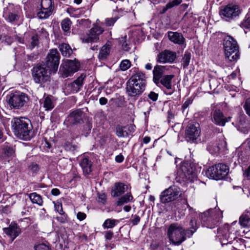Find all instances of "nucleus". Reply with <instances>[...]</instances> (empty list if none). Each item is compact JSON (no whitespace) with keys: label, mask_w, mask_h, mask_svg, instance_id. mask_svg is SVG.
Here are the masks:
<instances>
[{"label":"nucleus","mask_w":250,"mask_h":250,"mask_svg":"<svg viewBox=\"0 0 250 250\" xmlns=\"http://www.w3.org/2000/svg\"><path fill=\"white\" fill-rule=\"evenodd\" d=\"M190 229L185 231L183 227L177 223L171 224L168 227L167 234L169 240L174 244L179 245L184 242L186 236L190 237L196 231L197 227L194 218L190 221Z\"/></svg>","instance_id":"obj_1"},{"label":"nucleus","mask_w":250,"mask_h":250,"mask_svg":"<svg viewBox=\"0 0 250 250\" xmlns=\"http://www.w3.org/2000/svg\"><path fill=\"white\" fill-rule=\"evenodd\" d=\"M14 134L21 139L29 140L34 136L30 121L26 118H15L11 121Z\"/></svg>","instance_id":"obj_2"},{"label":"nucleus","mask_w":250,"mask_h":250,"mask_svg":"<svg viewBox=\"0 0 250 250\" xmlns=\"http://www.w3.org/2000/svg\"><path fill=\"white\" fill-rule=\"evenodd\" d=\"M126 85V92L129 96L140 95L145 91L146 86L145 74L140 71H136L127 81Z\"/></svg>","instance_id":"obj_3"},{"label":"nucleus","mask_w":250,"mask_h":250,"mask_svg":"<svg viewBox=\"0 0 250 250\" xmlns=\"http://www.w3.org/2000/svg\"><path fill=\"white\" fill-rule=\"evenodd\" d=\"M225 55L230 62L236 61L239 58V52L237 42L230 36L224 39Z\"/></svg>","instance_id":"obj_4"},{"label":"nucleus","mask_w":250,"mask_h":250,"mask_svg":"<svg viewBox=\"0 0 250 250\" xmlns=\"http://www.w3.org/2000/svg\"><path fill=\"white\" fill-rule=\"evenodd\" d=\"M51 70L44 63H39L32 69V76L34 82L42 84L49 81Z\"/></svg>","instance_id":"obj_5"},{"label":"nucleus","mask_w":250,"mask_h":250,"mask_svg":"<svg viewBox=\"0 0 250 250\" xmlns=\"http://www.w3.org/2000/svg\"><path fill=\"white\" fill-rule=\"evenodd\" d=\"M200 218L204 223V226L212 229L223 218L222 212L219 209L218 210L210 209L202 213Z\"/></svg>","instance_id":"obj_6"},{"label":"nucleus","mask_w":250,"mask_h":250,"mask_svg":"<svg viewBox=\"0 0 250 250\" xmlns=\"http://www.w3.org/2000/svg\"><path fill=\"white\" fill-rule=\"evenodd\" d=\"M229 168L223 164H218L209 167L206 171L207 176L211 179L219 180L224 179L229 173Z\"/></svg>","instance_id":"obj_7"},{"label":"nucleus","mask_w":250,"mask_h":250,"mask_svg":"<svg viewBox=\"0 0 250 250\" xmlns=\"http://www.w3.org/2000/svg\"><path fill=\"white\" fill-rule=\"evenodd\" d=\"M241 13L240 7L236 4H229L222 7L220 11L221 17L226 21H231L238 18Z\"/></svg>","instance_id":"obj_8"},{"label":"nucleus","mask_w":250,"mask_h":250,"mask_svg":"<svg viewBox=\"0 0 250 250\" xmlns=\"http://www.w3.org/2000/svg\"><path fill=\"white\" fill-rule=\"evenodd\" d=\"M80 65L79 62L76 60H63L60 66V74L63 78H67L77 72L79 69Z\"/></svg>","instance_id":"obj_9"},{"label":"nucleus","mask_w":250,"mask_h":250,"mask_svg":"<svg viewBox=\"0 0 250 250\" xmlns=\"http://www.w3.org/2000/svg\"><path fill=\"white\" fill-rule=\"evenodd\" d=\"M179 187L173 185L162 191L160 196V201L166 204L176 200L181 195Z\"/></svg>","instance_id":"obj_10"},{"label":"nucleus","mask_w":250,"mask_h":250,"mask_svg":"<svg viewBox=\"0 0 250 250\" xmlns=\"http://www.w3.org/2000/svg\"><path fill=\"white\" fill-rule=\"evenodd\" d=\"M60 55L57 49L49 50L46 58L45 65L53 73H56L60 63Z\"/></svg>","instance_id":"obj_11"},{"label":"nucleus","mask_w":250,"mask_h":250,"mask_svg":"<svg viewBox=\"0 0 250 250\" xmlns=\"http://www.w3.org/2000/svg\"><path fill=\"white\" fill-rule=\"evenodd\" d=\"M27 100L28 97L26 95L20 92L10 95L8 100L10 106L14 108L21 107Z\"/></svg>","instance_id":"obj_12"},{"label":"nucleus","mask_w":250,"mask_h":250,"mask_svg":"<svg viewBox=\"0 0 250 250\" xmlns=\"http://www.w3.org/2000/svg\"><path fill=\"white\" fill-rule=\"evenodd\" d=\"M103 32L104 29L102 27L95 25L90 29L89 34L81 37V39L84 43L96 42L99 40V35Z\"/></svg>","instance_id":"obj_13"},{"label":"nucleus","mask_w":250,"mask_h":250,"mask_svg":"<svg viewBox=\"0 0 250 250\" xmlns=\"http://www.w3.org/2000/svg\"><path fill=\"white\" fill-rule=\"evenodd\" d=\"M41 9L38 13V16L40 19H46L52 13L53 5L52 0H42L41 2Z\"/></svg>","instance_id":"obj_14"},{"label":"nucleus","mask_w":250,"mask_h":250,"mask_svg":"<svg viewBox=\"0 0 250 250\" xmlns=\"http://www.w3.org/2000/svg\"><path fill=\"white\" fill-rule=\"evenodd\" d=\"M200 125L197 123H190L186 129V135L188 138L190 140H195L200 134Z\"/></svg>","instance_id":"obj_15"},{"label":"nucleus","mask_w":250,"mask_h":250,"mask_svg":"<svg viewBox=\"0 0 250 250\" xmlns=\"http://www.w3.org/2000/svg\"><path fill=\"white\" fill-rule=\"evenodd\" d=\"M3 231L10 239L12 242L21 232V229L15 222H12L6 228L2 229Z\"/></svg>","instance_id":"obj_16"},{"label":"nucleus","mask_w":250,"mask_h":250,"mask_svg":"<svg viewBox=\"0 0 250 250\" xmlns=\"http://www.w3.org/2000/svg\"><path fill=\"white\" fill-rule=\"evenodd\" d=\"M82 115V111L80 110L73 111L65 119L64 123L67 125L80 124L83 122Z\"/></svg>","instance_id":"obj_17"},{"label":"nucleus","mask_w":250,"mask_h":250,"mask_svg":"<svg viewBox=\"0 0 250 250\" xmlns=\"http://www.w3.org/2000/svg\"><path fill=\"white\" fill-rule=\"evenodd\" d=\"M3 16L5 20L10 22L17 21L19 19L18 12L13 4H9L4 9Z\"/></svg>","instance_id":"obj_18"},{"label":"nucleus","mask_w":250,"mask_h":250,"mask_svg":"<svg viewBox=\"0 0 250 250\" xmlns=\"http://www.w3.org/2000/svg\"><path fill=\"white\" fill-rule=\"evenodd\" d=\"M212 121L215 125L219 126H224L226 122H228L231 119L230 117L228 118L224 116L223 113L220 110H215L212 114Z\"/></svg>","instance_id":"obj_19"},{"label":"nucleus","mask_w":250,"mask_h":250,"mask_svg":"<svg viewBox=\"0 0 250 250\" xmlns=\"http://www.w3.org/2000/svg\"><path fill=\"white\" fill-rule=\"evenodd\" d=\"M174 77L173 75H164L160 80L159 83H161L166 89L164 92L167 95H171L174 91V89L172 88L171 83L172 80Z\"/></svg>","instance_id":"obj_20"},{"label":"nucleus","mask_w":250,"mask_h":250,"mask_svg":"<svg viewBox=\"0 0 250 250\" xmlns=\"http://www.w3.org/2000/svg\"><path fill=\"white\" fill-rule=\"evenodd\" d=\"M176 58V54L168 50H165L158 55L157 61L160 63L172 62Z\"/></svg>","instance_id":"obj_21"},{"label":"nucleus","mask_w":250,"mask_h":250,"mask_svg":"<svg viewBox=\"0 0 250 250\" xmlns=\"http://www.w3.org/2000/svg\"><path fill=\"white\" fill-rule=\"evenodd\" d=\"M225 142L223 140L218 142H211L208 144L207 146V150L211 154H216L220 150L225 147Z\"/></svg>","instance_id":"obj_22"},{"label":"nucleus","mask_w":250,"mask_h":250,"mask_svg":"<svg viewBox=\"0 0 250 250\" xmlns=\"http://www.w3.org/2000/svg\"><path fill=\"white\" fill-rule=\"evenodd\" d=\"M127 189V186L122 183L115 184L111 191L113 197H118L123 194Z\"/></svg>","instance_id":"obj_23"},{"label":"nucleus","mask_w":250,"mask_h":250,"mask_svg":"<svg viewBox=\"0 0 250 250\" xmlns=\"http://www.w3.org/2000/svg\"><path fill=\"white\" fill-rule=\"evenodd\" d=\"M165 70L166 66H164L156 65L154 67L153 70V81L156 84L159 83L160 80L163 77Z\"/></svg>","instance_id":"obj_24"},{"label":"nucleus","mask_w":250,"mask_h":250,"mask_svg":"<svg viewBox=\"0 0 250 250\" xmlns=\"http://www.w3.org/2000/svg\"><path fill=\"white\" fill-rule=\"evenodd\" d=\"M80 166L81 167L83 174L85 175H88L92 171V162L87 157H83L80 161Z\"/></svg>","instance_id":"obj_25"},{"label":"nucleus","mask_w":250,"mask_h":250,"mask_svg":"<svg viewBox=\"0 0 250 250\" xmlns=\"http://www.w3.org/2000/svg\"><path fill=\"white\" fill-rule=\"evenodd\" d=\"M168 37L171 42L179 45L183 44L185 42V38L181 33L169 31Z\"/></svg>","instance_id":"obj_26"},{"label":"nucleus","mask_w":250,"mask_h":250,"mask_svg":"<svg viewBox=\"0 0 250 250\" xmlns=\"http://www.w3.org/2000/svg\"><path fill=\"white\" fill-rule=\"evenodd\" d=\"M24 36L26 40H27L28 38V41L25 42V44L29 48L32 50L36 46L38 45L39 41L37 34L31 36L28 34H26Z\"/></svg>","instance_id":"obj_27"},{"label":"nucleus","mask_w":250,"mask_h":250,"mask_svg":"<svg viewBox=\"0 0 250 250\" xmlns=\"http://www.w3.org/2000/svg\"><path fill=\"white\" fill-rule=\"evenodd\" d=\"M86 77L85 74H82L77 80L70 84L71 90L73 93L77 92L83 86V81Z\"/></svg>","instance_id":"obj_28"},{"label":"nucleus","mask_w":250,"mask_h":250,"mask_svg":"<svg viewBox=\"0 0 250 250\" xmlns=\"http://www.w3.org/2000/svg\"><path fill=\"white\" fill-rule=\"evenodd\" d=\"M229 224H225L223 227L217 229V236L220 240H228L229 237Z\"/></svg>","instance_id":"obj_29"},{"label":"nucleus","mask_w":250,"mask_h":250,"mask_svg":"<svg viewBox=\"0 0 250 250\" xmlns=\"http://www.w3.org/2000/svg\"><path fill=\"white\" fill-rule=\"evenodd\" d=\"M182 2V0H169V2L164 6L160 9L159 13L163 14L165 13L168 9L173 7L178 6Z\"/></svg>","instance_id":"obj_30"},{"label":"nucleus","mask_w":250,"mask_h":250,"mask_svg":"<svg viewBox=\"0 0 250 250\" xmlns=\"http://www.w3.org/2000/svg\"><path fill=\"white\" fill-rule=\"evenodd\" d=\"M40 166L35 163H31L28 167V174L32 176H35L39 174L40 171Z\"/></svg>","instance_id":"obj_31"},{"label":"nucleus","mask_w":250,"mask_h":250,"mask_svg":"<svg viewBox=\"0 0 250 250\" xmlns=\"http://www.w3.org/2000/svg\"><path fill=\"white\" fill-rule=\"evenodd\" d=\"M239 223L243 227L250 226V212H245L239 218Z\"/></svg>","instance_id":"obj_32"},{"label":"nucleus","mask_w":250,"mask_h":250,"mask_svg":"<svg viewBox=\"0 0 250 250\" xmlns=\"http://www.w3.org/2000/svg\"><path fill=\"white\" fill-rule=\"evenodd\" d=\"M110 50V45L109 44H106L101 49L98 56L100 60H104L106 59L108 56Z\"/></svg>","instance_id":"obj_33"},{"label":"nucleus","mask_w":250,"mask_h":250,"mask_svg":"<svg viewBox=\"0 0 250 250\" xmlns=\"http://www.w3.org/2000/svg\"><path fill=\"white\" fill-rule=\"evenodd\" d=\"M133 199V197L132 196L131 193L130 192H128L119 198L117 202V205L121 206L125 204L131 202Z\"/></svg>","instance_id":"obj_34"},{"label":"nucleus","mask_w":250,"mask_h":250,"mask_svg":"<svg viewBox=\"0 0 250 250\" xmlns=\"http://www.w3.org/2000/svg\"><path fill=\"white\" fill-rule=\"evenodd\" d=\"M120 221L119 220L108 218L104 221L102 226L104 229H112Z\"/></svg>","instance_id":"obj_35"},{"label":"nucleus","mask_w":250,"mask_h":250,"mask_svg":"<svg viewBox=\"0 0 250 250\" xmlns=\"http://www.w3.org/2000/svg\"><path fill=\"white\" fill-rule=\"evenodd\" d=\"M59 49L62 55L65 57H69L72 53V50L70 45L66 43H62L59 45Z\"/></svg>","instance_id":"obj_36"},{"label":"nucleus","mask_w":250,"mask_h":250,"mask_svg":"<svg viewBox=\"0 0 250 250\" xmlns=\"http://www.w3.org/2000/svg\"><path fill=\"white\" fill-rule=\"evenodd\" d=\"M29 198L33 204H36L39 206H42L43 201L42 196L36 192H33L29 194Z\"/></svg>","instance_id":"obj_37"},{"label":"nucleus","mask_w":250,"mask_h":250,"mask_svg":"<svg viewBox=\"0 0 250 250\" xmlns=\"http://www.w3.org/2000/svg\"><path fill=\"white\" fill-rule=\"evenodd\" d=\"M3 151L5 157L12 158L15 156V150L10 146L8 145L4 146Z\"/></svg>","instance_id":"obj_38"},{"label":"nucleus","mask_w":250,"mask_h":250,"mask_svg":"<svg viewBox=\"0 0 250 250\" xmlns=\"http://www.w3.org/2000/svg\"><path fill=\"white\" fill-rule=\"evenodd\" d=\"M43 106L46 110H50L54 107V104L50 97L47 96L44 99Z\"/></svg>","instance_id":"obj_39"},{"label":"nucleus","mask_w":250,"mask_h":250,"mask_svg":"<svg viewBox=\"0 0 250 250\" xmlns=\"http://www.w3.org/2000/svg\"><path fill=\"white\" fill-rule=\"evenodd\" d=\"M181 169L186 177L192 174L193 170L189 167L188 164L187 163H183L181 166Z\"/></svg>","instance_id":"obj_40"},{"label":"nucleus","mask_w":250,"mask_h":250,"mask_svg":"<svg viewBox=\"0 0 250 250\" xmlns=\"http://www.w3.org/2000/svg\"><path fill=\"white\" fill-rule=\"evenodd\" d=\"M72 22L70 20L67 18L63 19L62 22V28L64 32H67L69 31L71 28Z\"/></svg>","instance_id":"obj_41"},{"label":"nucleus","mask_w":250,"mask_h":250,"mask_svg":"<svg viewBox=\"0 0 250 250\" xmlns=\"http://www.w3.org/2000/svg\"><path fill=\"white\" fill-rule=\"evenodd\" d=\"M125 127L121 126L117 128L116 135L119 137H125L128 136V133L126 130H125Z\"/></svg>","instance_id":"obj_42"},{"label":"nucleus","mask_w":250,"mask_h":250,"mask_svg":"<svg viewBox=\"0 0 250 250\" xmlns=\"http://www.w3.org/2000/svg\"><path fill=\"white\" fill-rule=\"evenodd\" d=\"M240 26L242 28H250V15H247L243 21L241 23Z\"/></svg>","instance_id":"obj_43"},{"label":"nucleus","mask_w":250,"mask_h":250,"mask_svg":"<svg viewBox=\"0 0 250 250\" xmlns=\"http://www.w3.org/2000/svg\"><path fill=\"white\" fill-rule=\"evenodd\" d=\"M60 216L56 217V220L61 223L64 224L68 221V217L65 213L60 214Z\"/></svg>","instance_id":"obj_44"},{"label":"nucleus","mask_w":250,"mask_h":250,"mask_svg":"<svg viewBox=\"0 0 250 250\" xmlns=\"http://www.w3.org/2000/svg\"><path fill=\"white\" fill-rule=\"evenodd\" d=\"M54 205L55 210L57 211L60 214L65 213L63 210L62 205V203L59 202H53Z\"/></svg>","instance_id":"obj_45"},{"label":"nucleus","mask_w":250,"mask_h":250,"mask_svg":"<svg viewBox=\"0 0 250 250\" xmlns=\"http://www.w3.org/2000/svg\"><path fill=\"white\" fill-rule=\"evenodd\" d=\"M191 55L189 53L186 52L183 58V64L184 67L189 65Z\"/></svg>","instance_id":"obj_46"},{"label":"nucleus","mask_w":250,"mask_h":250,"mask_svg":"<svg viewBox=\"0 0 250 250\" xmlns=\"http://www.w3.org/2000/svg\"><path fill=\"white\" fill-rule=\"evenodd\" d=\"M131 65L130 62L128 60H125L122 61L120 64L121 69L123 71L126 70Z\"/></svg>","instance_id":"obj_47"},{"label":"nucleus","mask_w":250,"mask_h":250,"mask_svg":"<svg viewBox=\"0 0 250 250\" xmlns=\"http://www.w3.org/2000/svg\"><path fill=\"white\" fill-rule=\"evenodd\" d=\"M243 108L246 113L250 116V98L247 99L244 103Z\"/></svg>","instance_id":"obj_48"},{"label":"nucleus","mask_w":250,"mask_h":250,"mask_svg":"<svg viewBox=\"0 0 250 250\" xmlns=\"http://www.w3.org/2000/svg\"><path fill=\"white\" fill-rule=\"evenodd\" d=\"M118 19L117 17L106 18L105 20V24L107 26H113Z\"/></svg>","instance_id":"obj_49"},{"label":"nucleus","mask_w":250,"mask_h":250,"mask_svg":"<svg viewBox=\"0 0 250 250\" xmlns=\"http://www.w3.org/2000/svg\"><path fill=\"white\" fill-rule=\"evenodd\" d=\"M126 36L121 38L119 40V42L120 44L122 45L123 49L125 51H127L129 50V47H128L127 44L126 43Z\"/></svg>","instance_id":"obj_50"},{"label":"nucleus","mask_w":250,"mask_h":250,"mask_svg":"<svg viewBox=\"0 0 250 250\" xmlns=\"http://www.w3.org/2000/svg\"><path fill=\"white\" fill-rule=\"evenodd\" d=\"M104 236L106 241L111 240L113 237V232L111 230L105 231L104 232Z\"/></svg>","instance_id":"obj_51"},{"label":"nucleus","mask_w":250,"mask_h":250,"mask_svg":"<svg viewBox=\"0 0 250 250\" xmlns=\"http://www.w3.org/2000/svg\"><path fill=\"white\" fill-rule=\"evenodd\" d=\"M239 129L243 133L247 134L250 130V125H247L244 126L243 125L241 124L239 127Z\"/></svg>","instance_id":"obj_52"},{"label":"nucleus","mask_w":250,"mask_h":250,"mask_svg":"<svg viewBox=\"0 0 250 250\" xmlns=\"http://www.w3.org/2000/svg\"><path fill=\"white\" fill-rule=\"evenodd\" d=\"M65 149L66 150L74 151L76 150L77 146L72 145L69 143H67L65 145Z\"/></svg>","instance_id":"obj_53"},{"label":"nucleus","mask_w":250,"mask_h":250,"mask_svg":"<svg viewBox=\"0 0 250 250\" xmlns=\"http://www.w3.org/2000/svg\"><path fill=\"white\" fill-rule=\"evenodd\" d=\"M35 250H50V249L47 245L41 244L35 247Z\"/></svg>","instance_id":"obj_54"},{"label":"nucleus","mask_w":250,"mask_h":250,"mask_svg":"<svg viewBox=\"0 0 250 250\" xmlns=\"http://www.w3.org/2000/svg\"><path fill=\"white\" fill-rule=\"evenodd\" d=\"M148 97L153 101H156L158 99V94L153 91H151L148 95Z\"/></svg>","instance_id":"obj_55"},{"label":"nucleus","mask_w":250,"mask_h":250,"mask_svg":"<svg viewBox=\"0 0 250 250\" xmlns=\"http://www.w3.org/2000/svg\"><path fill=\"white\" fill-rule=\"evenodd\" d=\"M106 196L104 193L99 194L98 202L104 204L106 202Z\"/></svg>","instance_id":"obj_56"},{"label":"nucleus","mask_w":250,"mask_h":250,"mask_svg":"<svg viewBox=\"0 0 250 250\" xmlns=\"http://www.w3.org/2000/svg\"><path fill=\"white\" fill-rule=\"evenodd\" d=\"M192 103V100L190 98L188 99L184 103V104L182 105V109L183 110L186 109L187 108L188 106L191 104Z\"/></svg>","instance_id":"obj_57"},{"label":"nucleus","mask_w":250,"mask_h":250,"mask_svg":"<svg viewBox=\"0 0 250 250\" xmlns=\"http://www.w3.org/2000/svg\"><path fill=\"white\" fill-rule=\"evenodd\" d=\"M86 215L85 213L82 212H79L77 214V218L80 221H83L85 219Z\"/></svg>","instance_id":"obj_58"},{"label":"nucleus","mask_w":250,"mask_h":250,"mask_svg":"<svg viewBox=\"0 0 250 250\" xmlns=\"http://www.w3.org/2000/svg\"><path fill=\"white\" fill-rule=\"evenodd\" d=\"M140 221V217L139 216L135 215L134 218L131 220L132 225H136Z\"/></svg>","instance_id":"obj_59"},{"label":"nucleus","mask_w":250,"mask_h":250,"mask_svg":"<svg viewBox=\"0 0 250 250\" xmlns=\"http://www.w3.org/2000/svg\"><path fill=\"white\" fill-rule=\"evenodd\" d=\"M124 160V157L122 154H119L116 156L115 161L117 163H122Z\"/></svg>","instance_id":"obj_60"},{"label":"nucleus","mask_w":250,"mask_h":250,"mask_svg":"<svg viewBox=\"0 0 250 250\" xmlns=\"http://www.w3.org/2000/svg\"><path fill=\"white\" fill-rule=\"evenodd\" d=\"M4 38L5 42L8 44H10L13 42V38L9 36H5Z\"/></svg>","instance_id":"obj_61"},{"label":"nucleus","mask_w":250,"mask_h":250,"mask_svg":"<svg viewBox=\"0 0 250 250\" xmlns=\"http://www.w3.org/2000/svg\"><path fill=\"white\" fill-rule=\"evenodd\" d=\"M51 194L54 196H58L60 194V191L59 189L55 188L51 190Z\"/></svg>","instance_id":"obj_62"},{"label":"nucleus","mask_w":250,"mask_h":250,"mask_svg":"<svg viewBox=\"0 0 250 250\" xmlns=\"http://www.w3.org/2000/svg\"><path fill=\"white\" fill-rule=\"evenodd\" d=\"M99 103L101 105H105L107 103V99L105 97H102L99 99Z\"/></svg>","instance_id":"obj_63"},{"label":"nucleus","mask_w":250,"mask_h":250,"mask_svg":"<svg viewBox=\"0 0 250 250\" xmlns=\"http://www.w3.org/2000/svg\"><path fill=\"white\" fill-rule=\"evenodd\" d=\"M245 174L246 175L247 177L250 179V166L246 171Z\"/></svg>","instance_id":"obj_64"}]
</instances>
